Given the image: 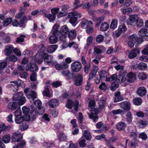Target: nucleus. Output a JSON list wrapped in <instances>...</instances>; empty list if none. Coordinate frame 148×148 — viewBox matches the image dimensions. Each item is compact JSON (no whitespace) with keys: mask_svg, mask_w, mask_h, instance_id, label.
I'll return each instance as SVG.
<instances>
[{"mask_svg":"<svg viewBox=\"0 0 148 148\" xmlns=\"http://www.w3.org/2000/svg\"><path fill=\"white\" fill-rule=\"evenodd\" d=\"M75 103L71 100L68 99L66 103V106L69 109H71L74 106Z\"/></svg>","mask_w":148,"mask_h":148,"instance_id":"nucleus-47","label":"nucleus"},{"mask_svg":"<svg viewBox=\"0 0 148 148\" xmlns=\"http://www.w3.org/2000/svg\"><path fill=\"white\" fill-rule=\"evenodd\" d=\"M116 70L119 71V73L126 72L124 70V67L123 66L118 65L115 67Z\"/></svg>","mask_w":148,"mask_h":148,"instance_id":"nucleus-50","label":"nucleus"},{"mask_svg":"<svg viewBox=\"0 0 148 148\" xmlns=\"http://www.w3.org/2000/svg\"><path fill=\"white\" fill-rule=\"evenodd\" d=\"M75 84L77 86H80L83 81V76L81 74H79L75 77Z\"/></svg>","mask_w":148,"mask_h":148,"instance_id":"nucleus-21","label":"nucleus"},{"mask_svg":"<svg viewBox=\"0 0 148 148\" xmlns=\"http://www.w3.org/2000/svg\"><path fill=\"white\" fill-rule=\"evenodd\" d=\"M81 2L79 0H75L74 2L73 3V6L74 8L73 10H75L79 8L83 5V4H80Z\"/></svg>","mask_w":148,"mask_h":148,"instance_id":"nucleus-28","label":"nucleus"},{"mask_svg":"<svg viewBox=\"0 0 148 148\" xmlns=\"http://www.w3.org/2000/svg\"><path fill=\"white\" fill-rule=\"evenodd\" d=\"M42 58L44 59V62L45 64L48 65H53L55 62L53 60V57L51 55H49L47 53L44 54L42 56Z\"/></svg>","mask_w":148,"mask_h":148,"instance_id":"nucleus-7","label":"nucleus"},{"mask_svg":"<svg viewBox=\"0 0 148 148\" xmlns=\"http://www.w3.org/2000/svg\"><path fill=\"white\" fill-rule=\"evenodd\" d=\"M99 108L101 110L104 109L106 103V98L104 97H102L99 102Z\"/></svg>","mask_w":148,"mask_h":148,"instance_id":"nucleus-26","label":"nucleus"},{"mask_svg":"<svg viewBox=\"0 0 148 148\" xmlns=\"http://www.w3.org/2000/svg\"><path fill=\"white\" fill-rule=\"evenodd\" d=\"M12 100L13 101L17 102V103L10 102L8 103V108L12 110H15L18 105H22L26 101V98L23 96V94L22 92H19L14 95L12 97Z\"/></svg>","mask_w":148,"mask_h":148,"instance_id":"nucleus-1","label":"nucleus"},{"mask_svg":"<svg viewBox=\"0 0 148 148\" xmlns=\"http://www.w3.org/2000/svg\"><path fill=\"white\" fill-rule=\"evenodd\" d=\"M138 77L140 79L144 80L147 79V75L145 73L141 72L138 73Z\"/></svg>","mask_w":148,"mask_h":148,"instance_id":"nucleus-37","label":"nucleus"},{"mask_svg":"<svg viewBox=\"0 0 148 148\" xmlns=\"http://www.w3.org/2000/svg\"><path fill=\"white\" fill-rule=\"evenodd\" d=\"M130 40L133 41L134 42H138V38L137 37V35L136 34H134L130 36L129 37Z\"/></svg>","mask_w":148,"mask_h":148,"instance_id":"nucleus-51","label":"nucleus"},{"mask_svg":"<svg viewBox=\"0 0 148 148\" xmlns=\"http://www.w3.org/2000/svg\"><path fill=\"white\" fill-rule=\"evenodd\" d=\"M82 16V14L77 11L69 13L67 16L69 19V22L73 26H75L77 24L78 18H80Z\"/></svg>","mask_w":148,"mask_h":148,"instance_id":"nucleus-3","label":"nucleus"},{"mask_svg":"<svg viewBox=\"0 0 148 148\" xmlns=\"http://www.w3.org/2000/svg\"><path fill=\"white\" fill-rule=\"evenodd\" d=\"M133 102L134 105L139 106L142 104V100L140 97H136L133 99Z\"/></svg>","mask_w":148,"mask_h":148,"instance_id":"nucleus-39","label":"nucleus"},{"mask_svg":"<svg viewBox=\"0 0 148 148\" xmlns=\"http://www.w3.org/2000/svg\"><path fill=\"white\" fill-rule=\"evenodd\" d=\"M57 139L59 142L66 141L67 139V136L64 132H61L57 136Z\"/></svg>","mask_w":148,"mask_h":148,"instance_id":"nucleus-14","label":"nucleus"},{"mask_svg":"<svg viewBox=\"0 0 148 148\" xmlns=\"http://www.w3.org/2000/svg\"><path fill=\"white\" fill-rule=\"evenodd\" d=\"M138 16L137 15L134 14L131 15L129 19L127 21V25H132L135 22H136L138 19Z\"/></svg>","mask_w":148,"mask_h":148,"instance_id":"nucleus-10","label":"nucleus"},{"mask_svg":"<svg viewBox=\"0 0 148 148\" xmlns=\"http://www.w3.org/2000/svg\"><path fill=\"white\" fill-rule=\"evenodd\" d=\"M109 28V25L107 22H104L101 25L100 30L102 31H106Z\"/></svg>","mask_w":148,"mask_h":148,"instance_id":"nucleus-32","label":"nucleus"},{"mask_svg":"<svg viewBox=\"0 0 148 148\" xmlns=\"http://www.w3.org/2000/svg\"><path fill=\"white\" fill-rule=\"evenodd\" d=\"M126 74V72L119 73V75L117 76L116 75V82L119 83L124 82L126 80L125 77Z\"/></svg>","mask_w":148,"mask_h":148,"instance_id":"nucleus-13","label":"nucleus"},{"mask_svg":"<svg viewBox=\"0 0 148 148\" xmlns=\"http://www.w3.org/2000/svg\"><path fill=\"white\" fill-rule=\"evenodd\" d=\"M147 68V65L145 63L141 62L138 64V69L141 70H144Z\"/></svg>","mask_w":148,"mask_h":148,"instance_id":"nucleus-48","label":"nucleus"},{"mask_svg":"<svg viewBox=\"0 0 148 148\" xmlns=\"http://www.w3.org/2000/svg\"><path fill=\"white\" fill-rule=\"evenodd\" d=\"M107 73L105 71H101L100 72L99 75L101 80H104L108 78L107 76Z\"/></svg>","mask_w":148,"mask_h":148,"instance_id":"nucleus-35","label":"nucleus"},{"mask_svg":"<svg viewBox=\"0 0 148 148\" xmlns=\"http://www.w3.org/2000/svg\"><path fill=\"white\" fill-rule=\"evenodd\" d=\"M88 20L84 18L80 23L79 25L82 29H86L88 26Z\"/></svg>","mask_w":148,"mask_h":148,"instance_id":"nucleus-33","label":"nucleus"},{"mask_svg":"<svg viewBox=\"0 0 148 148\" xmlns=\"http://www.w3.org/2000/svg\"><path fill=\"white\" fill-rule=\"evenodd\" d=\"M69 32V29L68 27L66 25L62 26L60 29V35L65 34H67Z\"/></svg>","mask_w":148,"mask_h":148,"instance_id":"nucleus-27","label":"nucleus"},{"mask_svg":"<svg viewBox=\"0 0 148 148\" xmlns=\"http://www.w3.org/2000/svg\"><path fill=\"white\" fill-rule=\"evenodd\" d=\"M68 36L71 40H73L75 38L76 36V31L75 29H73L69 32Z\"/></svg>","mask_w":148,"mask_h":148,"instance_id":"nucleus-38","label":"nucleus"},{"mask_svg":"<svg viewBox=\"0 0 148 148\" xmlns=\"http://www.w3.org/2000/svg\"><path fill=\"white\" fill-rule=\"evenodd\" d=\"M116 75L114 74L112 75L109 78H107L106 79V81L109 82L110 83H115L116 82Z\"/></svg>","mask_w":148,"mask_h":148,"instance_id":"nucleus-31","label":"nucleus"},{"mask_svg":"<svg viewBox=\"0 0 148 148\" xmlns=\"http://www.w3.org/2000/svg\"><path fill=\"white\" fill-rule=\"evenodd\" d=\"M95 102L94 100L90 101L88 103V106L92 110L95 108Z\"/></svg>","mask_w":148,"mask_h":148,"instance_id":"nucleus-62","label":"nucleus"},{"mask_svg":"<svg viewBox=\"0 0 148 148\" xmlns=\"http://www.w3.org/2000/svg\"><path fill=\"white\" fill-rule=\"evenodd\" d=\"M118 21L116 19H113L112 20L110 25V27L113 29L116 28L117 27Z\"/></svg>","mask_w":148,"mask_h":148,"instance_id":"nucleus-46","label":"nucleus"},{"mask_svg":"<svg viewBox=\"0 0 148 148\" xmlns=\"http://www.w3.org/2000/svg\"><path fill=\"white\" fill-rule=\"evenodd\" d=\"M138 34L140 36L143 37L145 36V38L148 34L147 32V29L145 28H142L138 31Z\"/></svg>","mask_w":148,"mask_h":148,"instance_id":"nucleus-30","label":"nucleus"},{"mask_svg":"<svg viewBox=\"0 0 148 148\" xmlns=\"http://www.w3.org/2000/svg\"><path fill=\"white\" fill-rule=\"evenodd\" d=\"M19 76L21 78L26 79L28 77V75L27 72L24 71L20 73Z\"/></svg>","mask_w":148,"mask_h":148,"instance_id":"nucleus-59","label":"nucleus"},{"mask_svg":"<svg viewBox=\"0 0 148 148\" xmlns=\"http://www.w3.org/2000/svg\"><path fill=\"white\" fill-rule=\"evenodd\" d=\"M84 134L85 137L87 140H90L91 139V136L89 130H85L84 131Z\"/></svg>","mask_w":148,"mask_h":148,"instance_id":"nucleus-44","label":"nucleus"},{"mask_svg":"<svg viewBox=\"0 0 148 148\" xmlns=\"http://www.w3.org/2000/svg\"><path fill=\"white\" fill-rule=\"evenodd\" d=\"M61 73L63 76L66 77L68 79H72L73 78L74 73H71L69 70H63L61 71Z\"/></svg>","mask_w":148,"mask_h":148,"instance_id":"nucleus-16","label":"nucleus"},{"mask_svg":"<svg viewBox=\"0 0 148 148\" xmlns=\"http://www.w3.org/2000/svg\"><path fill=\"white\" fill-rule=\"evenodd\" d=\"M104 39V36L101 34H99L96 36V41L98 43H99L102 42Z\"/></svg>","mask_w":148,"mask_h":148,"instance_id":"nucleus-45","label":"nucleus"},{"mask_svg":"<svg viewBox=\"0 0 148 148\" xmlns=\"http://www.w3.org/2000/svg\"><path fill=\"white\" fill-rule=\"evenodd\" d=\"M30 88H26L24 89V92L26 96L28 99H32V100H34L36 98L37 96L36 93L35 91L32 90L31 93L30 94Z\"/></svg>","mask_w":148,"mask_h":148,"instance_id":"nucleus-5","label":"nucleus"},{"mask_svg":"<svg viewBox=\"0 0 148 148\" xmlns=\"http://www.w3.org/2000/svg\"><path fill=\"white\" fill-rule=\"evenodd\" d=\"M28 128V125L26 124L23 123L20 126V128L22 131H25Z\"/></svg>","mask_w":148,"mask_h":148,"instance_id":"nucleus-63","label":"nucleus"},{"mask_svg":"<svg viewBox=\"0 0 148 148\" xmlns=\"http://www.w3.org/2000/svg\"><path fill=\"white\" fill-rule=\"evenodd\" d=\"M60 35H54L50 36L49 38V42L51 44H54L57 43L58 41V37Z\"/></svg>","mask_w":148,"mask_h":148,"instance_id":"nucleus-17","label":"nucleus"},{"mask_svg":"<svg viewBox=\"0 0 148 148\" xmlns=\"http://www.w3.org/2000/svg\"><path fill=\"white\" fill-rule=\"evenodd\" d=\"M101 110L99 108H94L92 110L91 109L90 111L92 112V114L95 115L97 114L98 113L101 112Z\"/></svg>","mask_w":148,"mask_h":148,"instance_id":"nucleus-61","label":"nucleus"},{"mask_svg":"<svg viewBox=\"0 0 148 148\" xmlns=\"http://www.w3.org/2000/svg\"><path fill=\"white\" fill-rule=\"evenodd\" d=\"M91 64L90 62H88L84 65V71L86 74H88L90 69Z\"/></svg>","mask_w":148,"mask_h":148,"instance_id":"nucleus-41","label":"nucleus"},{"mask_svg":"<svg viewBox=\"0 0 148 148\" xmlns=\"http://www.w3.org/2000/svg\"><path fill=\"white\" fill-rule=\"evenodd\" d=\"M123 99V97L121 95V93L120 92H117L115 93L114 98V102L116 103Z\"/></svg>","mask_w":148,"mask_h":148,"instance_id":"nucleus-23","label":"nucleus"},{"mask_svg":"<svg viewBox=\"0 0 148 148\" xmlns=\"http://www.w3.org/2000/svg\"><path fill=\"white\" fill-rule=\"evenodd\" d=\"M11 126L10 125L6 126L4 123H1L0 125V134L1 133V131H6L9 130L11 128Z\"/></svg>","mask_w":148,"mask_h":148,"instance_id":"nucleus-34","label":"nucleus"},{"mask_svg":"<svg viewBox=\"0 0 148 148\" xmlns=\"http://www.w3.org/2000/svg\"><path fill=\"white\" fill-rule=\"evenodd\" d=\"M14 47L12 45L7 46L4 50V53L7 56H9L10 54L13 52Z\"/></svg>","mask_w":148,"mask_h":148,"instance_id":"nucleus-22","label":"nucleus"},{"mask_svg":"<svg viewBox=\"0 0 148 148\" xmlns=\"http://www.w3.org/2000/svg\"><path fill=\"white\" fill-rule=\"evenodd\" d=\"M87 114L89 115V119H92L94 122H96L98 121L99 117L97 115L93 114H90L89 112H87Z\"/></svg>","mask_w":148,"mask_h":148,"instance_id":"nucleus-42","label":"nucleus"},{"mask_svg":"<svg viewBox=\"0 0 148 148\" xmlns=\"http://www.w3.org/2000/svg\"><path fill=\"white\" fill-rule=\"evenodd\" d=\"M86 32L88 34L92 33L94 32V29L92 27L88 26L86 28Z\"/></svg>","mask_w":148,"mask_h":148,"instance_id":"nucleus-60","label":"nucleus"},{"mask_svg":"<svg viewBox=\"0 0 148 148\" xmlns=\"http://www.w3.org/2000/svg\"><path fill=\"white\" fill-rule=\"evenodd\" d=\"M136 93L139 96L143 97L146 95L147 90L144 87H140L137 88Z\"/></svg>","mask_w":148,"mask_h":148,"instance_id":"nucleus-15","label":"nucleus"},{"mask_svg":"<svg viewBox=\"0 0 148 148\" xmlns=\"http://www.w3.org/2000/svg\"><path fill=\"white\" fill-rule=\"evenodd\" d=\"M22 135L18 132H15L14 133L12 137V140L13 142H20L18 145L16 146H13V148H23L25 144V142L22 141Z\"/></svg>","mask_w":148,"mask_h":148,"instance_id":"nucleus-2","label":"nucleus"},{"mask_svg":"<svg viewBox=\"0 0 148 148\" xmlns=\"http://www.w3.org/2000/svg\"><path fill=\"white\" fill-rule=\"evenodd\" d=\"M43 94L44 95L49 97H51V94L50 93L49 90L48 88L46 87L43 92Z\"/></svg>","mask_w":148,"mask_h":148,"instance_id":"nucleus-52","label":"nucleus"},{"mask_svg":"<svg viewBox=\"0 0 148 148\" xmlns=\"http://www.w3.org/2000/svg\"><path fill=\"white\" fill-rule=\"evenodd\" d=\"M10 137L9 135H5L3 136L2 140L5 143H8L10 142Z\"/></svg>","mask_w":148,"mask_h":148,"instance_id":"nucleus-53","label":"nucleus"},{"mask_svg":"<svg viewBox=\"0 0 148 148\" xmlns=\"http://www.w3.org/2000/svg\"><path fill=\"white\" fill-rule=\"evenodd\" d=\"M34 104L38 110L41 111L42 102L39 100H37L34 102Z\"/></svg>","mask_w":148,"mask_h":148,"instance_id":"nucleus-36","label":"nucleus"},{"mask_svg":"<svg viewBox=\"0 0 148 148\" xmlns=\"http://www.w3.org/2000/svg\"><path fill=\"white\" fill-rule=\"evenodd\" d=\"M53 65L55 66L56 69L57 70H60L62 69L61 63L58 64L55 61Z\"/></svg>","mask_w":148,"mask_h":148,"instance_id":"nucleus-64","label":"nucleus"},{"mask_svg":"<svg viewBox=\"0 0 148 148\" xmlns=\"http://www.w3.org/2000/svg\"><path fill=\"white\" fill-rule=\"evenodd\" d=\"M93 39V36H90L87 38L86 40V46L85 47V49H88L89 47L90 46L92 43Z\"/></svg>","mask_w":148,"mask_h":148,"instance_id":"nucleus-29","label":"nucleus"},{"mask_svg":"<svg viewBox=\"0 0 148 148\" xmlns=\"http://www.w3.org/2000/svg\"><path fill=\"white\" fill-rule=\"evenodd\" d=\"M140 52V49L139 48L134 49L131 50L129 53L128 57L130 59H132L135 57L137 54H138Z\"/></svg>","mask_w":148,"mask_h":148,"instance_id":"nucleus-11","label":"nucleus"},{"mask_svg":"<svg viewBox=\"0 0 148 148\" xmlns=\"http://www.w3.org/2000/svg\"><path fill=\"white\" fill-rule=\"evenodd\" d=\"M12 21L11 18H5L3 21V25L4 26H7L10 24Z\"/></svg>","mask_w":148,"mask_h":148,"instance_id":"nucleus-43","label":"nucleus"},{"mask_svg":"<svg viewBox=\"0 0 148 148\" xmlns=\"http://www.w3.org/2000/svg\"><path fill=\"white\" fill-rule=\"evenodd\" d=\"M6 58L8 59V58L7 57ZM9 60L12 62H15L17 60V57L14 54H11L9 58Z\"/></svg>","mask_w":148,"mask_h":148,"instance_id":"nucleus-56","label":"nucleus"},{"mask_svg":"<svg viewBox=\"0 0 148 148\" xmlns=\"http://www.w3.org/2000/svg\"><path fill=\"white\" fill-rule=\"evenodd\" d=\"M29 110V114H30L31 119L32 121L35 120L38 115H40L42 114V111L38 110L37 108L33 105H31L28 108Z\"/></svg>","mask_w":148,"mask_h":148,"instance_id":"nucleus-4","label":"nucleus"},{"mask_svg":"<svg viewBox=\"0 0 148 148\" xmlns=\"http://www.w3.org/2000/svg\"><path fill=\"white\" fill-rule=\"evenodd\" d=\"M104 19V17L103 16L99 17L93 16L92 17V19L94 21L97 23L95 24V26L98 27L101 23L103 21Z\"/></svg>","mask_w":148,"mask_h":148,"instance_id":"nucleus-18","label":"nucleus"},{"mask_svg":"<svg viewBox=\"0 0 148 148\" xmlns=\"http://www.w3.org/2000/svg\"><path fill=\"white\" fill-rule=\"evenodd\" d=\"M144 21L142 19H139L136 22V26L137 27H141L143 25Z\"/></svg>","mask_w":148,"mask_h":148,"instance_id":"nucleus-58","label":"nucleus"},{"mask_svg":"<svg viewBox=\"0 0 148 148\" xmlns=\"http://www.w3.org/2000/svg\"><path fill=\"white\" fill-rule=\"evenodd\" d=\"M59 101L56 99H52L48 102V105L50 108H54L59 104Z\"/></svg>","mask_w":148,"mask_h":148,"instance_id":"nucleus-20","label":"nucleus"},{"mask_svg":"<svg viewBox=\"0 0 148 148\" xmlns=\"http://www.w3.org/2000/svg\"><path fill=\"white\" fill-rule=\"evenodd\" d=\"M118 29L122 33H125L126 31L127 28L125 25L122 24L119 26Z\"/></svg>","mask_w":148,"mask_h":148,"instance_id":"nucleus-49","label":"nucleus"},{"mask_svg":"<svg viewBox=\"0 0 148 148\" xmlns=\"http://www.w3.org/2000/svg\"><path fill=\"white\" fill-rule=\"evenodd\" d=\"M126 80L129 82H134L136 80V74L133 72H129L126 75Z\"/></svg>","mask_w":148,"mask_h":148,"instance_id":"nucleus-9","label":"nucleus"},{"mask_svg":"<svg viewBox=\"0 0 148 148\" xmlns=\"http://www.w3.org/2000/svg\"><path fill=\"white\" fill-rule=\"evenodd\" d=\"M59 27L60 26L58 24H55L53 26L52 30L51 31L52 34L60 35V30L59 31Z\"/></svg>","mask_w":148,"mask_h":148,"instance_id":"nucleus-24","label":"nucleus"},{"mask_svg":"<svg viewBox=\"0 0 148 148\" xmlns=\"http://www.w3.org/2000/svg\"><path fill=\"white\" fill-rule=\"evenodd\" d=\"M26 71L30 70L31 71H38V68L37 65L35 64H28L26 66Z\"/></svg>","mask_w":148,"mask_h":148,"instance_id":"nucleus-19","label":"nucleus"},{"mask_svg":"<svg viewBox=\"0 0 148 148\" xmlns=\"http://www.w3.org/2000/svg\"><path fill=\"white\" fill-rule=\"evenodd\" d=\"M56 15L52 14H49V15H47L45 16V17L47 18L50 22L52 21H54L55 20L56 18Z\"/></svg>","mask_w":148,"mask_h":148,"instance_id":"nucleus-54","label":"nucleus"},{"mask_svg":"<svg viewBox=\"0 0 148 148\" xmlns=\"http://www.w3.org/2000/svg\"><path fill=\"white\" fill-rule=\"evenodd\" d=\"M54 127L56 130H59L61 129L62 128H64V126L60 123H58L55 124Z\"/></svg>","mask_w":148,"mask_h":148,"instance_id":"nucleus-55","label":"nucleus"},{"mask_svg":"<svg viewBox=\"0 0 148 148\" xmlns=\"http://www.w3.org/2000/svg\"><path fill=\"white\" fill-rule=\"evenodd\" d=\"M119 86V84L115 83H112L110 87V90L112 91H114Z\"/></svg>","mask_w":148,"mask_h":148,"instance_id":"nucleus-57","label":"nucleus"},{"mask_svg":"<svg viewBox=\"0 0 148 148\" xmlns=\"http://www.w3.org/2000/svg\"><path fill=\"white\" fill-rule=\"evenodd\" d=\"M58 48L57 45H49L47 48V51L49 53L54 52Z\"/></svg>","mask_w":148,"mask_h":148,"instance_id":"nucleus-25","label":"nucleus"},{"mask_svg":"<svg viewBox=\"0 0 148 148\" xmlns=\"http://www.w3.org/2000/svg\"><path fill=\"white\" fill-rule=\"evenodd\" d=\"M119 105L121 108L127 111L130 110L131 104L129 101H123L120 103Z\"/></svg>","mask_w":148,"mask_h":148,"instance_id":"nucleus-8","label":"nucleus"},{"mask_svg":"<svg viewBox=\"0 0 148 148\" xmlns=\"http://www.w3.org/2000/svg\"><path fill=\"white\" fill-rule=\"evenodd\" d=\"M15 121L17 124L22 123L24 120V118L20 115H18L15 117Z\"/></svg>","mask_w":148,"mask_h":148,"instance_id":"nucleus-40","label":"nucleus"},{"mask_svg":"<svg viewBox=\"0 0 148 148\" xmlns=\"http://www.w3.org/2000/svg\"><path fill=\"white\" fill-rule=\"evenodd\" d=\"M126 127L127 125L125 122H120L116 124L115 127L118 131H123L125 130Z\"/></svg>","mask_w":148,"mask_h":148,"instance_id":"nucleus-12","label":"nucleus"},{"mask_svg":"<svg viewBox=\"0 0 148 148\" xmlns=\"http://www.w3.org/2000/svg\"><path fill=\"white\" fill-rule=\"evenodd\" d=\"M71 68L73 72H77L79 71L82 68L81 63L79 61L73 62L71 65Z\"/></svg>","mask_w":148,"mask_h":148,"instance_id":"nucleus-6","label":"nucleus"}]
</instances>
